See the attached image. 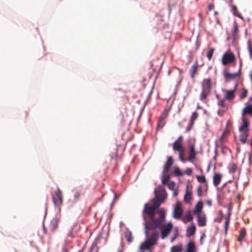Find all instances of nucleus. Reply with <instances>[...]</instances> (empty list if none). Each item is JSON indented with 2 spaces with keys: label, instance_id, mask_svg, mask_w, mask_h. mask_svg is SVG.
Returning a JSON list of instances; mask_svg holds the SVG:
<instances>
[{
  "label": "nucleus",
  "instance_id": "obj_1",
  "mask_svg": "<svg viewBox=\"0 0 252 252\" xmlns=\"http://www.w3.org/2000/svg\"><path fill=\"white\" fill-rule=\"evenodd\" d=\"M159 217L157 220H154L150 225H148L147 222L145 224V233L147 237L149 236L148 231L151 230H155L158 228L160 230V235L162 239L167 238L173 228V225L171 222L165 223L166 211L163 209H160L158 211Z\"/></svg>",
  "mask_w": 252,
  "mask_h": 252
},
{
  "label": "nucleus",
  "instance_id": "obj_2",
  "mask_svg": "<svg viewBox=\"0 0 252 252\" xmlns=\"http://www.w3.org/2000/svg\"><path fill=\"white\" fill-rule=\"evenodd\" d=\"M237 84H236L233 90H227L225 89H222L221 91L223 93L224 98H221L219 94H216V97L218 100L217 104L223 109V111H226L227 109V106L225 103V99L227 100H232L235 97V91Z\"/></svg>",
  "mask_w": 252,
  "mask_h": 252
},
{
  "label": "nucleus",
  "instance_id": "obj_3",
  "mask_svg": "<svg viewBox=\"0 0 252 252\" xmlns=\"http://www.w3.org/2000/svg\"><path fill=\"white\" fill-rule=\"evenodd\" d=\"M242 124L239 127V140L243 143L245 144L247 141V138L250 132V123L245 118H242Z\"/></svg>",
  "mask_w": 252,
  "mask_h": 252
},
{
  "label": "nucleus",
  "instance_id": "obj_4",
  "mask_svg": "<svg viewBox=\"0 0 252 252\" xmlns=\"http://www.w3.org/2000/svg\"><path fill=\"white\" fill-rule=\"evenodd\" d=\"M212 89L211 80L210 78L204 79L201 82V92L199 95V99L203 102L207 101V97L210 94Z\"/></svg>",
  "mask_w": 252,
  "mask_h": 252
},
{
  "label": "nucleus",
  "instance_id": "obj_5",
  "mask_svg": "<svg viewBox=\"0 0 252 252\" xmlns=\"http://www.w3.org/2000/svg\"><path fill=\"white\" fill-rule=\"evenodd\" d=\"M155 213V207L149 205L147 203L145 204L142 212L143 218L145 220V223L146 222L148 225H150L154 220H157V218H154Z\"/></svg>",
  "mask_w": 252,
  "mask_h": 252
},
{
  "label": "nucleus",
  "instance_id": "obj_6",
  "mask_svg": "<svg viewBox=\"0 0 252 252\" xmlns=\"http://www.w3.org/2000/svg\"><path fill=\"white\" fill-rule=\"evenodd\" d=\"M235 61V57L233 53L227 51L224 53L221 59V63L223 65L231 63Z\"/></svg>",
  "mask_w": 252,
  "mask_h": 252
},
{
  "label": "nucleus",
  "instance_id": "obj_7",
  "mask_svg": "<svg viewBox=\"0 0 252 252\" xmlns=\"http://www.w3.org/2000/svg\"><path fill=\"white\" fill-rule=\"evenodd\" d=\"M155 195L156 197L163 199L164 201L167 197V193L164 187L159 186L155 189Z\"/></svg>",
  "mask_w": 252,
  "mask_h": 252
},
{
  "label": "nucleus",
  "instance_id": "obj_8",
  "mask_svg": "<svg viewBox=\"0 0 252 252\" xmlns=\"http://www.w3.org/2000/svg\"><path fill=\"white\" fill-rule=\"evenodd\" d=\"M52 198L55 205H60L63 204V198L62 192L59 188H58L57 191H55L54 195L52 196Z\"/></svg>",
  "mask_w": 252,
  "mask_h": 252
},
{
  "label": "nucleus",
  "instance_id": "obj_9",
  "mask_svg": "<svg viewBox=\"0 0 252 252\" xmlns=\"http://www.w3.org/2000/svg\"><path fill=\"white\" fill-rule=\"evenodd\" d=\"M183 136L181 135L173 143L172 149L174 152L180 151L182 148H184L183 145Z\"/></svg>",
  "mask_w": 252,
  "mask_h": 252
},
{
  "label": "nucleus",
  "instance_id": "obj_10",
  "mask_svg": "<svg viewBox=\"0 0 252 252\" xmlns=\"http://www.w3.org/2000/svg\"><path fill=\"white\" fill-rule=\"evenodd\" d=\"M162 62L157 58L153 59L150 63V67L156 72L161 69Z\"/></svg>",
  "mask_w": 252,
  "mask_h": 252
},
{
  "label": "nucleus",
  "instance_id": "obj_11",
  "mask_svg": "<svg viewBox=\"0 0 252 252\" xmlns=\"http://www.w3.org/2000/svg\"><path fill=\"white\" fill-rule=\"evenodd\" d=\"M183 212L181 204L177 202L174 210V217L176 219H180L183 214Z\"/></svg>",
  "mask_w": 252,
  "mask_h": 252
},
{
  "label": "nucleus",
  "instance_id": "obj_12",
  "mask_svg": "<svg viewBox=\"0 0 252 252\" xmlns=\"http://www.w3.org/2000/svg\"><path fill=\"white\" fill-rule=\"evenodd\" d=\"M189 155L188 157V160L190 162L195 159L196 156V153L195 151V145L194 144H191L189 145Z\"/></svg>",
  "mask_w": 252,
  "mask_h": 252
},
{
  "label": "nucleus",
  "instance_id": "obj_13",
  "mask_svg": "<svg viewBox=\"0 0 252 252\" xmlns=\"http://www.w3.org/2000/svg\"><path fill=\"white\" fill-rule=\"evenodd\" d=\"M242 118H246L247 116H252V102L246 105L242 112Z\"/></svg>",
  "mask_w": 252,
  "mask_h": 252
},
{
  "label": "nucleus",
  "instance_id": "obj_14",
  "mask_svg": "<svg viewBox=\"0 0 252 252\" xmlns=\"http://www.w3.org/2000/svg\"><path fill=\"white\" fill-rule=\"evenodd\" d=\"M223 76L224 79L226 80H228L230 79H234L236 78L239 77L240 73L235 72V73H230L228 71H224L223 72Z\"/></svg>",
  "mask_w": 252,
  "mask_h": 252
},
{
  "label": "nucleus",
  "instance_id": "obj_15",
  "mask_svg": "<svg viewBox=\"0 0 252 252\" xmlns=\"http://www.w3.org/2000/svg\"><path fill=\"white\" fill-rule=\"evenodd\" d=\"M173 162L172 157L171 156L168 157L167 161L164 165L163 171L165 173L168 172L173 164Z\"/></svg>",
  "mask_w": 252,
  "mask_h": 252
},
{
  "label": "nucleus",
  "instance_id": "obj_16",
  "mask_svg": "<svg viewBox=\"0 0 252 252\" xmlns=\"http://www.w3.org/2000/svg\"><path fill=\"white\" fill-rule=\"evenodd\" d=\"M73 199L75 202H77L81 195H83L84 194V191H82V189L81 188L76 189L73 190Z\"/></svg>",
  "mask_w": 252,
  "mask_h": 252
},
{
  "label": "nucleus",
  "instance_id": "obj_17",
  "mask_svg": "<svg viewBox=\"0 0 252 252\" xmlns=\"http://www.w3.org/2000/svg\"><path fill=\"white\" fill-rule=\"evenodd\" d=\"M197 218V221L198 226L202 227L206 225V218L204 215H202L201 214H198Z\"/></svg>",
  "mask_w": 252,
  "mask_h": 252
},
{
  "label": "nucleus",
  "instance_id": "obj_18",
  "mask_svg": "<svg viewBox=\"0 0 252 252\" xmlns=\"http://www.w3.org/2000/svg\"><path fill=\"white\" fill-rule=\"evenodd\" d=\"M59 219L58 218H53L51 220L49 224V228L52 231L54 232L58 226Z\"/></svg>",
  "mask_w": 252,
  "mask_h": 252
},
{
  "label": "nucleus",
  "instance_id": "obj_19",
  "mask_svg": "<svg viewBox=\"0 0 252 252\" xmlns=\"http://www.w3.org/2000/svg\"><path fill=\"white\" fill-rule=\"evenodd\" d=\"M231 32L233 38L234 39L236 38L239 32V29L238 23L236 21H234L233 23V27L231 29Z\"/></svg>",
  "mask_w": 252,
  "mask_h": 252
},
{
  "label": "nucleus",
  "instance_id": "obj_20",
  "mask_svg": "<svg viewBox=\"0 0 252 252\" xmlns=\"http://www.w3.org/2000/svg\"><path fill=\"white\" fill-rule=\"evenodd\" d=\"M230 124L229 122H227L226 124V126L225 130L223 131L221 137H220V140L221 142H223L224 140V139L228 135L230 132V129L229 128L230 126Z\"/></svg>",
  "mask_w": 252,
  "mask_h": 252
},
{
  "label": "nucleus",
  "instance_id": "obj_21",
  "mask_svg": "<svg viewBox=\"0 0 252 252\" xmlns=\"http://www.w3.org/2000/svg\"><path fill=\"white\" fill-rule=\"evenodd\" d=\"M196 231V227L193 223L192 225L188 227L187 229L186 236L188 237H190L194 235Z\"/></svg>",
  "mask_w": 252,
  "mask_h": 252
},
{
  "label": "nucleus",
  "instance_id": "obj_22",
  "mask_svg": "<svg viewBox=\"0 0 252 252\" xmlns=\"http://www.w3.org/2000/svg\"><path fill=\"white\" fill-rule=\"evenodd\" d=\"M186 247V252H196V250L194 241H191L189 242Z\"/></svg>",
  "mask_w": 252,
  "mask_h": 252
},
{
  "label": "nucleus",
  "instance_id": "obj_23",
  "mask_svg": "<svg viewBox=\"0 0 252 252\" xmlns=\"http://www.w3.org/2000/svg\"><path fill=\"white\" fill-rule=\"evenodd\" d=\"M203 208V202L201 201H199L197 202L196 205H195V208L193 211V213L194 215H198V214H200V212H201Z\"/></svg>",
  "mask_w": 252,
  "mask_h": 252
},
{
  "label": "nucleus",
  "instance_id": "obj_24",
  "mask_svg": "<svg viewBox=\"0 0 252 252\" xmlns=\"http://www.w3.org/2000/svg\"><path fill=\"white\" fill-rule=\"evenodd\" d=\"M163 202H164L163 199H161L159 198L156 197V196L152 200V203L153 204L152 206L155 207V209L159 207Z\"/></svg>",
  "mask_w": 252,
  "mask_h": 252
},
{
  "label": "nucleus",
  "instance_id": "obj_25",
  "mask_svg": "<svg viewBox=\"0 0 252 252\" xmlns=\"http://www.w3.org/2000/svg\"><path fill=\"white\" fill-rule=\"evenodd\" d=\"M221 180V175L220 173H215L213 176V184L217 187L220 183Z\"/></svg>",
  "mask_w": 252,
  "mask_h": 252
},
{
  "label": "nucleus",
  "instance_id": "obj_26",
  "mask_svg": "<svg viewBox=\"0 0 252 252\" xmlns=\"http://www.w3.org/2000/svg\"><path fill=\"white\" fill-rule=\"evenodd\" d=\"M184 201L187 203H189L190 202L191 199V192L188 190V186H187V189L186 193L184 195Z\"/></svg>",
  "mask_w": 252,
  "mask_h": 252
},
{
  "label": "nucleus",
  "instance_id": "obj_27",
  "mask_svg": "<svg viewBox=\"0 0 252 252\" xmlns=\"http://www.w3.org/2000/svg\"><path fill=\"white\" fill-rule=\"evenodd\" d=\"M177 152L179 153V160L183 162H185L186 161V160L184 157L186 152V149L185 147L182 148L180 151H177Z\"/></svg>",
  "mask_w": 252,
  "mask_h": 252
},
{
  "label": "nucleus",
  "instance_id": "obj_28",
  "mask_svg": "<svg viewBox=\"0 0 252 252\" xmlns=\"http://www.w3.org/2000/svg\"><path fill=\"white\" fill-rule=\"evenodd\" d=\"M246 229L244 227L241 228L240 229V231L239 237L238 238V241H239V242H242L243 240L245 237L246 236Z\"/></svg>",
  "mask_w": 252,
  "mask_h": 252
},
{
  "label": "nucleus",
  "instance_id": "obj_29",
  "mask_svg": "<svg viewBox=\"0 0 252 252\" xmlns=\"http://www.w3.org/2000/svg\"><path fill=\"white\" fill-rule=\"evenodd\" d=\"M183 250V246L182 244H179L172 246L170 249V252H182Z\"/></svg>",
  "mask_w": 252,
  "mask_h": 252
},
{
  "label": "nucleus",
  "instance_id": "obj_30",
  "mask_svg": "<svg viewBox=\"0 0 252 252\" xmlns=\"http://www.w3.org/2000/svg\"><path fill=\"white\" fill-rule=\"evenodd\" d=\"M198 67L197 62H196L192 66L190 69V76L192 78H194L195 75L196 73Z\"/></svg>",
  "mask_w": 252,
  "mask_h": 252
},
{
  "label": "nucleus",
  "instance_id": "obj_31",
  "mask_svg": "<svg viewBox=\"0 0 252 252\" xmlns=\"http://www.w3.org/2000/svg\"><path fill=\"white\" fill-rule=\"evenodd\" d=\"M238 170V165L237 164L232 163L229 166V171L231 173H234Z\"/></svg>",
  "mask_w": 252,
  "mask_h": 252
},
{
  "label": "nucleus",
  "instance_id": "obj_32",
  "mask_svg": "<svg viewBox=\"0 0 252 252\" xmlns=\"http://www.w3.org/2000/svg\"><path fill=\"white\" fill-rule=\"evenodd\" d=\"M193 219V217L190 213L189 211L185 216V217L183 219V221L184 223H186L188 222H189L192 220Z\"/></svg>",
  "mask_w": 252,
  "mask_h": 252
},
{
  "label": "nucleus",
  "instance_id": "obj_33",
  "mask_svg": "<svg viewBox=\"0 0 252 252\" xmlns=\"http://www.w3.org/2000/svg\"><path fill=\"white\" fill-rule=\"evenodd\" d=\"M231 11L234 15L241 19H243L242 16H241V14L239 12L237 8L235 5H233L231 6Z\"/></svg>",
  "mask_w": 252,
  "mask_h": 252
},
{
  "label": "nucleus",
  "instance_id": "obj_34",
  "mask_svg": "<svg viewBox=\"0 0 252 252\" xmlns=\"http://www.w3.org/2000/svg\"><path fill=\"white\" fill-rule=\"evenodd\" d=\"M196 179L197 180V181L200 183H206L205 186L206 188H208V184L206 182V179L204 176H199L197 175L196 176Z\"/></svg>",
  "mask_w": 252,
  "mask_h": 252
},
{
  "label": "nucleus",
  "instance_id": "obj_35",
  "mask_svg": "<svg viewBox=\"0 0 252 252\" xmlns=\"http://www.w3.org/2000/svg\"><path fill=\"white\" fill-rule=\"evenodd\" d=\"M173 173L175 176L177 177L182 176L183 175V172L181 171L180 169L178 167H174Z\"/></svg>",
  "mask_w": 252,
  "mask_h": 252
},
{
  "label": "nucleus",
  "instance_id": "obj_36",
  "mask_svg": "<svg viewBox=\"0 0 252 252\" xmlns=\"http://www.w3.org/2000/svg\"><path fill=\"white\" fill-rule=\"evenodd\" d=\"M151 246L145 241L144 243H143L140 247V249L141 250H145L149 249Z\"/></svg>",
  "mask_w": 252,
  "mask_h": 252
},
{
  "label": "nucleus",
  "instance_id": "obj_37",
  "mask_svg": "<svg viewBox=\"0 0 252 252\" xmlns=\"http://www.w3.org/2000/svg\"><path fill=\"white\" fill-rule=\"evenodd\" d=\"M198 117V113L196 112H194L192 113L191 116L189 119L190 123L193 124L194 123V121L197 119Z\"/></svg>",
  "mask_w": 252,
  "mask_h": 252
},
{
  "label": "nucleus",
  "instance_id": "obj_38",
  "mask_svg": "<svg viewBox=\"0 0 252 252\" xmlns=\"http://www.w3.org/2000/svg\"><path fill=\"white\" fill-rule=\"evenodd\" d=\"M159 237L158 233L157 232H154L152 234L150 237L149 238L151 240H153L155 242L157 243Z\"/></svg>",
  "mask_w": 252,
  "mask_h": 252
},
{
  "label": "nucleus",
  "instance_id": "obj_39",
  "mask_svg": "<svg viewBox=\"0 0 252 252\" xmlns=\"http://www.w3.org/2000/svg\"><path fill=\"white\" fill-rule=\"evenodd\" d=\"M247 45L250 57L252 59V41H249L247 43Z\"/></svg>",
  "mask_w": 252,
  "mask_h": 252
},
{
  "label": "nucleus",
  "instance_id": "obj_40",
  "mask_svg": "<svg viewBox=\"0 0 252 252\" xmlns=\"http://www.w3.org/2000/svg\"><path fill=\"white\" fill-rule=\"evenodd\" d=\"M214 51L215 49L214 48H210L206 56L209 61H210L211 59H212Z\"/></svg>",
  "mask_w": 252,
  "mask_h": 252
},
{
  "label": "nucleus",
  "instance_id": "obj_41",
  "mask_svg": "<svg viewBox=\"0 0 252 252\" xmlns=\"http://www.w3.org/2000/svg\"><path fill=\"white\" fill-rule=\"evenodd\" d=\"M219 217L215 219V221L217 222L218 223H220L222 219L223 218V213L222 211H219Z\"/></svg>",
  "mask_w": 252,
  "mask_h": 252
},
{
  "label": "nucleus",
  "instance_id": "obj_42",
  "mask_svg": "<svg viewBox=\"0 0 252 252\" xmlns=\"http://www.w3.org/2000/svg\"><path fill=\"white\" fill-rule=\"evenodd\" d=\"M125 237L128 242L131 243L132 241V236L131 232L129 231L128 233H126L125 235Z\"/></svg>",
  "mask_w": 252,
  "mask_h": 252
},
{
  "label": "nucleus",
  "instance_id": "obj_43",
  "mask_svg": "<svg viewBox=\"0 0 252 252\" xmlns=\"http://www.w3.org/2000/svg\"><path fill=\"white\" fill-rule=\"evenodd\" d=\"M229 221H230V214H229L228 217L226 218V220L225 221L224 229H225V232H226L228 229V228L229 226Z\"/></svg>",
  "mask_w": 252,
  "mask_h": 252
},
{
  "label": "nucleus",
  "instance_id": "obj_44",
  "mask_svg": "<svg viewBox=\"0 0 252 252\" xmlns=\"http://www.w3.org/2000/svg\"><path fill=\"white\" fill-rule=\"evenodd\" d=\"M167 186L169 189L174 190L175 188V183L173 181H170L167 184Z\"/></svg>",
  "mask_w": 252,
  "mask_h": 252
},
{
  "label": "nucleus",
  "instance_id": "obj_45",
  "mask_svg": "<svg viewBox=\"0 0 252 252\" xmlns=\"http://www.w3.org/2000/svg\"><path fill=\"white\" fill-rule=\"evenodd\" d=\"M165 125L164 121L159 119L157 125V129L162 128Z\"/></svg>",
  "mask_w": 252,
  "mask_h": 252
},
{
  "label": "nucleus",
  "instance_id": "obj_46",
  "mask_svg": "<svg viewBox=\"0 0 252 252\" xmlns=\"http://www.w3.org/2000/svg\"><path fill=\"white\" fill-rule=\"evenodd\" d=\"M196 193L197 195L199 196H203V190L202 189V187L201 186H199L196 189Z\"/></svg>",
  "mask_w": 252,
  "mask_h": 252
},
{
  "label": "nucleus",
  "instance_id": "obj_47",
  "mask_svg": "<svg viewBox=\"0 0 252 252\" xmlns=\"http://www.w3.org/2000/svg\"><path fill=\"white\" fill-rule=\"evenodd\" d=\"M248 94V91L247 89L244 88L241 92V95H240V98L243 99L245 98Z\"/></svg>",
  "mask_w": 252,
  "mask_h": 252
},
{
  "label": "nucleus",
  "instance_id": "obj_48",
  "mask_svg": "<svg viewBox=\"0 0 252 252\" xmlns=\"http://www.w3.org/2000/svg\"><path fill=\"white\" fill-rule=\"evenodd\" d=\"M170 176L168 175L164 176L162 179V183L163 185L166 184L169 180Z\"/></svg>",
  "mask_w": 252,
  "mask_h": 252
},
{
  "label": "nucleus",
  "instance_id": "obj_49",
  "mask_svg": "<svg viewBox=\"0 0 252 252\" xmlns=\"http://www.w3.org/2000/svg\"><path fill=\"white\" fill-rule=\"evenodd\" d=\"M167 117V112H163V113L160 116L159 119L161 120L164 121Z\"/></svg>",
  "mask_w": 252,
  "mask_h": 252
},
{
  "label": "nucleus",
  "instance_id": "obj_50",
  "mask_svg": "<svg viewBox=\"0 0 252 252\" xmlns=\"http://www.w3.org/2000/svg\"><path fill=\"white\" fill-rule=\"evenodd\" d=\"M192 172V170L191 168H187L185 171V174L188 176H190L191 175Z\"/></svg>",
  "mask_w": 252,
  "mask_h": 252
},
{
  "label": "nucleus",
  "instance_id": "obj_51",
  "mask_svg": "<svg viewBox=\"0 0 252 252\" xmlns=\"http://www.w3.org/2000/svg\"><path fill=\"white\" fill-rule=\"evenodd\" d=\"M146 241L151 247L157 243L156 242L153 241V240H151L150 238L147 239Z\"/></svg>",
  "mask_w": 252,
  "mask_h": 252
},
{
  "label": "nucleus",
  "instance_id": "obj_52",
  "mask_svg": "<svg viewBox=\"0 0 252 252\" xmlns=\"http://www.w3.org/2000/svg\"><path fill=\"white\" fill-rule=\"evenodd\" d=\"M173 235L176 236V237L178 238L179 236V232L178 228L177 227H175L173 228Z\"/></svg>",
  "mask_w": 252,
  "mask_h": 252
},
{
  "label": "nucleus",
  "instance_id": "obj_53",
  "mask_svg": "<svg viewBox=\"0 0 252 252\" xmlns=\"http://www.w3.org/2000/svg\"><path fill=\"white\" fill-rule=\"evenodd\" d=\"M193 125H194L193 124H191V123H190V122H189L188 126L186 127V132H189L191 129Z\"/></svg>",
  "mask_w": 252,
  "mask_h": 252
},
{
  "label": "nucleus",
  "instance_id": "obj_54",
  "mask_svg": "<svg viewBox=\"0 0 252 252\" xmlns=\"http://www.w3.org/2000/svg\"><path fill=\"white\" fill-rule=\"evenodd\" d=\"M214 7H215V6H214V4L210 3L208 5V10L209 11H211V10H212V9H213L214 8Z\"/></svg>",
  "mask_w": 252,
  "mask_h": 252
},
{
  "label": "nucleus",
  "instance_id": "obj_55",
  "mask_svg": "<svg viewBox=\"0 0 252 252\" xmlns=\"http://www.w3.org/2000/svg\"><path fill=\"white\" fill-rule=\"evenodd\" d=\"M227 150H228V148L227 147H223L221 149V152L223 154H224Z\"/></svg>",
  "mask_w": 252,
  "mask_h": 252
},
{
  "label": "nucleus",
  "instance_id": "obj_56",
  "mask_svg": "<svg viewBox=\"0 0 252 252\" xmlns=\"http://www.w3.org/2000/svg\"><path fill=\"white\" fill-rule=\"evenodd\" d=\"M178 190H174V191H173V195L174 196H176L178 195Z\"/></svg>",
  "mask_w": 252,
  "mask_h": 252
},
{
  "label": "nucleus",
  "instance_id": "obj_57",
  "mask_svg": "<svg viewBox=\"0 0 252 252\" xmlns=\"http://www.w3.org/2000/svg\"><path fill=\"white\" fill-rule=\"evenodd\" d=\"M177 238V237H176V236L173 235V237L171 238V242H173Z\"/></svg>",
  "mask_w": 252,
  "mask_h": 252
},
{
  "label": "nucleus",
  "instance_id": "obj_58",
  "mask_svg": "<svg viewBox=\"0 0 252 252\" xmlns=\"http://www.w3.org/2000/svg\"><path fill=\"white\" fill-rule=\"evenodd\" d=\"M249 76H250V77L251 80L252 81V70H251V71L250 72Z\"/></svg>",
  "mask_w": 252,
  "mask_h": 252
},
{
  "label": "nucleus",
  "instance_id": "obj_59",
  "mask_svg": "<svg viewBox=\"0 0 252 252\" xmlns=\"http://www.w3.org/2000/svg\"><path fill=\"white\" fill-rule=\"evenodd\" d=\"M207 202V204H208V205H211V204H212V202H211V201L210 200H208Z\"/></svg>",
  "mask_w": 252,
  "mask_h": 252
},
{
  "label": "nucleus",
  "instance_id": "obj_60",
  "mask_svg": "<svg viewBox=\"0 0 252 252\" xmlns=\"http://www.w3.org/2000/svg\"><path fill=\"white\" fill-rule=\"evenodd\" d=\"M43 231H44V232L45 233H47V231H46V228L45 227V226H44V225L43 226Z\"/></svg>",
  "mask_w": 252,
  "mask_h": 252
},
{
  "label": "nucleus",
  "instance_id": "obj_61",
  "mask_svg": "<svg viewBox=\"0 0 252 252\" xmlns=\"http://www.w3.org/2000/svg\"><path fill=\"white\" fill-rule=\"evenodd\" d=\"M252 100V96L249 99V103H250V101Z\"/></svg>",
  "mask_w": 252,
  "mask_h": 252
},
{
  "label": "nucleus",
  "instance_id": "obj_62",
  "mask_svg": "<svg viewBox=\"0 0 252 252\" xmlns=\"http://www.w3.org/2000/svg\"><path fill=\"white\" fill-rule=\"evenodd\" d=\"M242 64V61H241V60H240V66H241Z\"/></svg>",
  "mask_w": 252,
  "mask_h": 252
},
{
  "label": "nucleus",
  "instance_id": "obj_63",
  "mask_svg": "<svg viewBox=\"0 0 252 252\" xmlns=\"http://www.w3.org/2000/svg\"><path fill=\"white\" fill-rule=\"evenodd\" d=\"M214 14L215 15H218V12L217 11H215Z\"/></svg>",
  "mask_w": 252,
  "mask_h": 252
},
{
  "label": "nucleus",
  "instance_id": "obj_64",
  "mask_svg": "<svg viewBox=\"0 0 252 252\" xmlns=\"http://www.w3.org/2000/svg\"><path fill=\"white\" fill-rule=\"evenodd\" d=\"M164 112H167V113H168V110H167V109H165V110H164Z\"/></svg>",
  "mask_w": 252,
  "mask_h": 252
}]
</instances>
